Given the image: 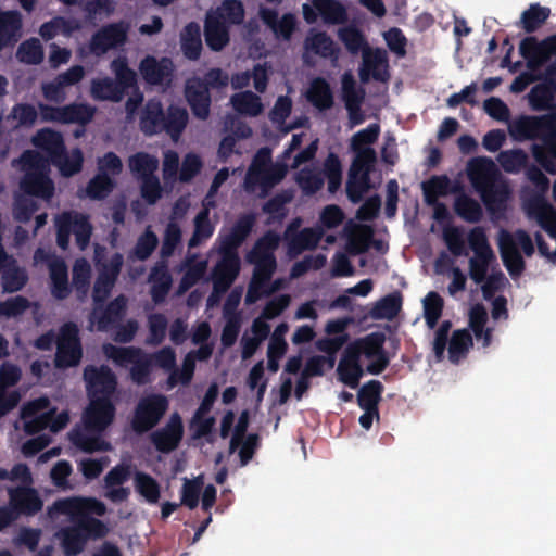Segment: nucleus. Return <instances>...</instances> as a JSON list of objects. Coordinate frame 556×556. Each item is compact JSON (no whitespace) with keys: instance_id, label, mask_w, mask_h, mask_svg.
I'll return each mask as SVG.
<instances>
[{"instance_id":"f257e3e1","label":"nucleus","mask_w":556,"mask_h":556,"mask_svg":"<svg viewBox=\"0 0 556 556\" xmlns=\"http://www.w3.org/2000/svg\"><path fill=\"white\" fill-rule=\"evenodd\" d=\"M467 174L489 212L495 213L505 208L509 188L490 157L472 159L468 163Z\"/></svg>"},{"instance_id":"f03ea898","label":"nucleus","mask_w":556,"mask_h":556,"mask_svg":"<svg viewBox=\"0 0 556 556\" xmlns=\"http://www.w3.org/2000/svg\"><path fill=\"white\" fill-rule=\"evenodd\" d=\"M73 521L72 526L56 532L65 556H77L89 540L103 539L109 533V528L102 520L87 514H80Z\"/></svg>"},{"instance_id":"7ed1b4c3","label":"nucleus","mask_w":556,"mask_h":556,"mask_svg":"<svg viewBox=\"0 0 556 556\" xmlns=\"http://www.w3.org/2000/svg\"><path fill=\"white\" fill-rule=\"evenodd\" d=\"M325 178L328 180V191L336 193L342 184V164L333 152L325 159L321 170L305 166L296 173L295 181L305 195H313L323 188Z\"/></svg>"},{"instance_id":"20e7f679","label":"nucleus","mask_w":556,"mask_h":556,"mask_svg":"<svg viewBox=\"0 0 556 556\" xmlns=\"http://www.w3.org/2000/svg\"><path fill=\"white\" fill-rule=\"evenodd\" d=\"M56 244L62 250L70 247L71 235L75 236L79 250H85L91 239L92 225L89 216L77 211H65L55 217Z\"/></svg>"},{"instance_id":"39448f33","label":"nucleus","mask_w":556,"mask_h":556,"mask_svg":"<svg viewBox=\"0 0 556 556\" xmlns=\"http://www.w3.org/2000/svg\"><path fill=\"white\" fill-rule=\"evenodd\" d=\"M83 358L79 329L74 323H66L60 328L56 339L54 365L58 369L76 367Z\"/></svg>"},{"instance_id":"423d86ee","label":"nucleus","mask_w":556,"mask_h":556,"mask_svg":"<svg viewBox=\"0 0 556 556\" xmlns=\"http://www.w3.org/2000/svg\"><path fill=\"white\" fill-rule=\"evenodd\" d=\"M168 401L162 394H151L140 399L135 407L131 428L138 433H147L159 425L166 410Z\"/></svg>"},{"instance_id":"0eeeda50","label":"nucleus","mask_w":556,"mask_h":556,"mask_svg":"<svg viewBox=\"0 0 556 556\" xmlns=\"http://www.w3.org/2000/svg\"><path fill=\"white\" fill-rule=\"evenodd\" d=\"M84 380L89 397L112 399L117 389V377L108 365H87Z\"/></svg>"},{"instance_id":"6e6552de","label":"nucleus","mask_w":556,"mask_h":556,"mask_svg":"<svg viewBox=\"0 0 556 556\" xmlns=\"http://www.w3.org/2000/svg\"><path fill=\"white\" fill-rule=\"evenodd\" d=\"M287 168L281 164H265V166H251L245 178V188L249 191L260 186V198L268 195L271 188L278 185L286 176Z\"/></svg>"},{"instance_id":"1a4fd4ad","label":"nucleus","mask_w":556,"mask_h":556,"mask_svg":"<svg viewBox=\"0 0 556 556\" xmlns=\"http://www.w3.org/2000/svg\"><path fill=\"white\" fill-rule=\"evenodd\" d=\"M127 33L128 25L124 22L104 25L91 36L89 49L94 55H103L109 50L123 46L127 40Z\"/></svg>"},{"instance_id":"9d476101","label":"nucleus","mask_w":556,"mask_h":556,"mask_svg":"<svg viewBox=\"0 0 556 556\" xmlns=\"http://www.w3.org/2000/svg\"><path fill=\"white\" fill-rule=\"evenodd\" d=\"M139 72L148 85L169 87L174 79L175 65L167 56L159 60L147 55L140 61Z\"/></svg>"},{"instance_id":"9b49d317","label":"nucleus","mask_w":556,"mask_h":556,"mask_svg":"<svg viewBox=\"0 0 556 556\" xmlns=\"http://www.w3.org/2000/svg\"><path fill=\"white\" fill-rule=\"evenodd\" d=\"M90 403L84 414V424L88 431L101 433L113 421L115 417V405L112 399L89 397Z\"/></svg>"},{"instance_id":"f8f14e48","label":"nucleus","mask_w":556,"mask_h":556,"mask_svg":"<svg viewBox=\"0 0 556 556\" xmlns=\"http://www.w3.org/2000/svg\"><path fill=\"white\" fill-rule=\"evenodd\" d=\"M123 263V255L119 252H115L109 262L103 264L92 290V299L96 305L104 303L110 295L122 270Z\"/></svg>"},{"instance_id":"ddd939ff","label":"nucleus","mask_w":556,"mask_h":556,"mask_svg":"<svg viewBox=\"0 0 556 556\" xmlns=\"http://www.w3.org/2000/svg\"><path fill=\"white\" fill-rule=\"evenodd\" d=\"M255 222L256 216L253 213L240 215L229 232L218 237V253L239 254L238 249L252 232Z\"/></svg>"},{"instance_id":"4468645a","label":"nucleus","mask_w":556,"mask_h":556,"mask_svg":"<svg viewBox=\"0 0 556 556\" xmlns=\"http://www.w3.org/2000/svg\"><path fill=\"white\" fill-rule=\"evenodd\" d=\"M182 437V419L178 413H173L164 427L151 433L150 440L157 452L167 454L178 447Z\"/></svg>"},{"instance_id":"2eb2a0df","label":"nucleus","mask_w":556,"mask_h":556,"mask_svg":"<svg viewBox=\"0 0 556 556\" xmlns=\"http://www.w3.org/2000/svg\"><path fill=\"white\" fill-rule=\"evenodd\" d=\"M9 505L20 518L31 517L42 510L43 501L33 486H15L8 489Z\"/></svg>"},{"instance_id":"dca6fc26","label":"nucleus","mask_w":556,"mask_h":556,"mask_svg":"<svg viewBox=\"0 0 556 556\" xmlns=\"http://www.w3.org/2000/svg\"><path fill=\"white\" fill-rule=\"evenodd\" d=\"M556 77L551 67L546 74H542L541 83L534 85L528 93V101L533 111L554 112L556 106Z\"/></svg>"},{"instance_id":"f3484780","label":"nucleus","mask_w":556,"mask_h":556,"mask_svg":"<svg viewBox=\"0 0 556 556\" xmlns=\"http://www.w3.org/2000/svg\"><path fill=\"white\" fill-rule=\"evenodd\" d=\"M185 98L189 104L192 114L205 121L210 116L212 97L204 84L200 83L199 77L188 79L185 86Z\"/></svg>"},{"instance_id":"a211bd4d","label":"nucleus","mask_w":556,"mask_h":556,"mask_svg":"<svg viewBox=\"0 0 556 556\" xmlns=\"http://www.w3.org/2000/svg\"><path fill=\"white\" fill-rule=\"evenodd\" d=\"M220 260L213 269V288L216 292L227 291L237 279L241 261L239 254L219 253Z\"/></svg>"},{"instance_id":"6ab92c4d","label":"nucleus","mask_w":556,"mask_h":556,"mask_svg":"<svg viewBox=\"0 0 556 556\" xmlns=\"http://www.w3.org/2000/svg\"><path fill=\"white\" fill-rule=\"evenodd\" d=\"M498 250L503 264L509 275L511 277L520 276L526 268V263L519 250L516 248L513 235L505 229L500 231Z\"/></svg>"},{"instance_id":"aec40b11","label":"nucleus","mask_w":556,"mask_h":556,"mask_svg":"<svg viewBox=\"0 0 556 556\" xmlns=\"http://www.w3.org/2000/svg\"><path fill=\"white\" fill-rule=\"evenodd\" d=\"M127 309V298L124 294L117 295L104 308L99 311L98 305L94 308L98 329L109 330L121 325Z\"/></svg>"},{"instance_id":"412c9836","label":"nucleus","mask_w":556,"mask_h":556,"mask_svg":"<svg viewBox=\"0 0 556 556\" xmlns=\"http://www.w3.org/2000/svg\"><path fill=\"white\" fill-rule=\"evenodd\" d=\"M23 17L17 10L0 9V51L14 46L22 35Z\"/></svg>"},{"instance_id":"4be33fe9","label":"nucleus","mask_w":556,"mask_h":556,"mask_svg":"<svg viewBox=\"0 0 556 556\" xmlns=\"http://www.w3.org/2000/svg\"><path fill=\"white\" fill-rule=\"evenodd\" d=\"M519 52L527 61V68L530 71H539L552 58L544 43L533 36H528L521 40Z\"/></svg>"},{"instance_id":"5701e85b","label":"nucleus","mask_w":556,"mask_h":556,"mask_svg":"<svg viewBox=\"0 0 556 556\" xmlns=\"http://www.w3.org/2000/svg\"><path fill=\"white\" fill-rule=\"evenodd\" d=\"M165 111L160 100L150 99L140 116V129L147 136L160 134L164 129Z\"/></svg>"},{"instance_id":"b1692460","label":"nucleus","mask_w":556,"mask_h":556,"mask_svg":"<svg viewBox=\"0 0 556 556\" xmlns=\"http://www.w3.org/2000/svg\"><path fill=\"white\" fill-rule=\"evenodd\" d=\"M21 190L27 195L50 199L54 193L51 178L41 172H26L20 182Z\"/></svg>"},{"instance_id":"393cba45","label":"nucleus","mask_w":556,"mask_h":556,"mask_svg":"<svg viewBox=\"0 0 556 556\" xmlns=\"http://www.w3.org/2000/svg\"><path fill=\"white\" fill-rule=\"evenodd\" d=\"M204 37L207 47L212 51H222L230 40L228 25L219 17L208 14L204 23Z\"/></svg>"},{"instance_id":"a878e982","label":"nucleus","mask_w":556,"mask_h":556,"mask_svg":"<svg viewBox=\"0 0 556 556\" xmlns=\"http://www.w3.org/2000/svg\"><path fill=\"white\" fill-rule=\"evenodd\" d=\"M362 65L371 72L376 81L386 83L390 77L388 54L381 48H367L363 53Z\"/></svg>"},{"instance_id":"bb28decb","label":"nucleus","mask_w":556,"mask_h":556,"mask_svg":"<svg viewBox=\"0 0 556 556\" xmlns=\"http://www.w3.org/2000/svg\"><path fill=\"white\" fill-rule=\"evenodd\" d=\"M52 510L63 515H74L77 513V517L80 514L103 516L106 513V507L97 498L87 500L85 507H78L77 500L75 498H65L55 501L53 507L50 508V513H52Z\"/></svg>"},{"instance_id":"cd10ccee","label":"nucleus","mask_w":556,"mask_h":556,"mask_svg":"<svg viewBox=\"0 0 556 556\" xmlns=\"http://www.w3.org/2000/svg\"><path fill=\"white\" fill-rule=\"evenodd\" d=\"M324 235L323 229L316 228H303L302 230L294 232L289 239H287L288 254L290 256H298L306 250L315 249Z\"/></svg>"},{"instance_id":"c85d7f7f","label":"nucleus","mask_w":556,"mask_h":556,"mask_svg":"<svg viewBox=\"0 0 556 556\" xmlns=\"http://www.w3.org/2000/svg\"><path fill=\"white\" fill-rule=\"evenodd\" d=\"M36 148L43 151L50 162L60 157L64 152L65 143L62 135L50 128L39 130L33 138Z\"/></svg>"},{"instance_id":"c756f323","label":"nucleus","mask_w":556,"mask_h":556,"mask_svg":"<svg viewBox=\"0 0 556 556\" xmlns=\"http://www.w3.org/2000/svg\"><path fill=\"white\" fill-rule=\"evenodd\" d=\"M49 273L51 279V294L56 300H65L71 294L68 283V270L66 263L62 258H54L49 263Z\"/></svg>"},{"instance_id":"7c9ffc66","label":"nucleus","mask_w":556,"mask_h":556,"mask_svg":"<svg viewBox=\"0 0 556 556\" xmlns=\"http://www.w3.org/2000/svg\"><path fill=\"white\" fill-rule=\"evenodd\" d=\"M339 380L350 387L356 389L363 376V368L358 361V354L346 351L339 362L337 368Z\"/></svg>"},{"instance_id":"2f4dec72","label":"nucleus","mask_w":556,"mask_h":556,"mask_svg":"<svg viewBox=\"0 0 556 556\" xmlns=\"http://www.w3.org/2000/svg\"><path fill=\"white\" fill-rule=\"evenodd\" d=\"M79 29L80 23L77 20L58 15L41 24L39 35L43 40L49 41L59 34L70 37Z\"/></svg>"},{"instance_id":"473e14b6","label":"nucleus","mask_w":556,"mask_h":556,"mask_svg":"<svg viewBox=\"0 0 556 556\" xmlns=\"http://www.w3.org/2000/svg\"><path fill=\"white\" fill-rule=\"evenodd\" d=\"M304 48L324 59H330L332 61L339 59V47L336 46L332 38L325 31H318L306 37Z\"/></svg>"},{"instance_id":"72a5a7b5","label":"nucleus","mask_w":556,"mask_h":556,"mask_svg":"<svg viewBox=\"0 0 556 556\" xmlns=\"http://www.w3.org/2000/svg\"><path fill=\"white\" fill-rule=\"evenodd\" d=\"M306 98L319 111L329 110L334 103L331 87L323 77H316L311 81Z\"/></svg>"},{"instance_id":"f704fd0d","label":"nucleus","mask_w":556,"mask_h":556,"mask_svg":"<svg viewBox=\"0 0 556 556\" xmlns=\"http://www.w3.org/2000/svg\"><path fill=\"white\" fill-rule=\"evenodd\" d=\"M312 4L325 24H344L349 18L346 8L338 0H312Z\"/></svg>"},{"instance_id":"c9c22d12","label":"nucleus","mask_w":556,"mask_h":556,"mask_svg":"<svg viewBox=\"0 0 556 556\" xmlns=\"http://www.w3.org/2000/svg\"><path fill=\"white\" fill-rule=\"evenodd\" d=\"M91 431L76 429L72 430L70 433V439L72 443L79 450L85 453H93V452H106L111 450V444L103 440L98 434H91Z\"/></svg>"},{"instance_id":"e433bc0d","label":"nucleus","mask_w":556,"mask_h":556,"mask_svg":"<svg viewBox=\"0 0 556 556\" xmlns=\"http://www.w3.org/2000/svg\"><path fill=\"white\" fill-rule=\"evenodd\" d=\"M149 281L151 282V296L154 303H161L165 300L172 285V277L164 264H156L150 271Z\"/></svg>"},{"instance_id":"4c0bfd02","label":"nucleus","mask_w":556,"mask_h":556,"mask_svg":"<svg viewBox=\"0 0 556 556\" xmlns=\"http://www.w3.org/2000/svg\"><path fill=\"white\" fill-rule=\"evenodd\" d=\"M181 50L184 55L191 61H197L200 58L202 40L198 23L190 22L184 27L181 31Z\"/></svg>"},{"instance_id":"58836bf2","label":"nucleus","mask_w":556,"mask_h":556,"mask_svg":"<svg viewBox=\"0 0 556 556\" xmlns=\"http://www.w3.org/2000/svg\"><path fill=\"white\" fill-rule=\"evenodd\" d=\"M188 111L185 108L170 104L165 112L164 129L173 140H178L187 127Z\"/></svg>"},{"instance_id":"ea45409f","label":"nucleus","mask_w":556,"mask_h":556,"mask_svg":"<svg viewBox=\"0 0 556 556\" xmlns=\"http://www.w3.org/2000/svg\"><path fill=\"white\" fill-rule=\"evenodd\" d=\"M128 167L131 175L140 180L155 175L159 168V160L147 152L140 151L129 156Z\"/></svg>"},{"instance_id":"a19ab883","label":"nucleus","mask_w":556,"mask_h":556,"mask_svg":"<svg viewBox=\"0 0 556 556\" xmlns=\"http://www.w3.org/2000/svg\"><path fill=\"white\" fill-rule=\"evenodd\" d=\"M91 96L98 101L119 102L124 98L123 89L111 77L97 78L91 83Z\"/></svg>"},{"instance_id":"79ce46f5","label":"nucleus","mask_w":556,"mask_h":556,"mask_svg":"<svg viewBox=\"0 0 556 556\" xmlns=\"http://www.w3.org/2000/svg\"><path fill=\"white\" fill-rule=\"evenodd\" d=\"M534 139L542 140L546 147L556 141V106L554 112L532 116Z\"/></svg>"},{"instance_id":"37998d69","label":"nucleus","mask_w":556,"mask_h":556,"mask_svg":"<svg viewBox=\"0 0 556 556\" xmlns=\"http://www.w3.org/2000/svg\"><path fill=\"white\" fill-rule=\"evenodd\" d=\"M230 101L235 111L241 115L254 117L263 112L261 98L250 90L235 93Z\"/></svg>"},{"instance_id":"c03bdc74","label":"nucleus","mask_w":556,"mask_h":556,"mask_svg":"<svg viewBox=\"0 0 556 556\" xmlns=\"http://www.w3.org/2000/svg\"><path fill=\"white\" fill-rule=\"evenodd\" d=\"M279 242L280 237L275 231H266L255 241L253 248L247 253L245 260L276 257L275 251L278 249Z\"/></svg>"},{"instance_id":"a18cd8bd","label":"nucleus","mask_w":556,"mask_h":556,"mask_svg":"<svg viewBox=\"0 0 556 556\" xmlns=\"http://www.w3.org/2000/svg\"><path fill=\"white\" fill-rule=\"evenodd\" d=\"M539 225L556 240V210L544 199H536L532 205Z\"/></svg>"},{"instance_id":"49530a36","label":"nucleus","mask_w":556,"mask_h":556,"mask_svg":"<svg viewBox=\"0 0 556 556\" xmlns=\"http://www.w3.org/2000/svg\"><path fill=\"white\" fill-rule=\"evenodd\" d=\"M134 486L136 492L148 503L156 504L161 497L159 482L149 473L136 471L134 475Z\"/></svg>"},{"instance_id":"de8ad7c7","label":"nucleus","mask_w":556,"mask_h":556,"mask_svg":"<svg viewBox=\"0 0 556 556\" xmlns=\"http://www.w3.org/2000/svg\"><path fill=\"white\" fill-rule=\"evenodd\" d=\"M27 281L28 275L26 269L17 266L14 260L3 268L1 282L4 292H17L26 286Z\"/></svg>"},{"instance_id":"09e8293b","label":"nucleus","mask_w":556,"mask_h":556,"mask_svg":"<svg viewBox=\"0 0 556 556\" xmlns=\"http://www.w3.org/2000/svg\"><path fill=\"white\" fill-rule=\"evenodd\" d=\"M338 37L352 55H357L359 52L363 54L367 48H370L364 34L354 25L340 28Z\"/></svg>"},{"instance_id":"8fccbe9b","label":"nucleus","mask_w":556,"mask_h":556,"mask_svg":"<svg viewBox=\"0 0 556 556\" xmlns=\"http://www.w3.org/2000/svg\"><path fill=\"white\" fill-rule=\"evenodd\" d=\"M402 308V294L397 291L380 299L370 311L375 319H393Z\"/></svg>"},{"instance_id":"3c124183","label":"nucleus","mask_w":556,"mask_h":556,"mask_svg":"<svg viewBox=\"0 0 556 556\" xmlns=\"http://www.w3.org/2000/svg\"><path fill=\"white\" fill-rule=\"evenodd\" d=\"M549 15V8L542 7L539 3H532L521 14V27L526 33L532 34L536 31L547 21Z\"/></svg>"},{"instance_id":"603ef678","label":"nucleus","mask_w":556,"mask_h":556,"mask_svg":"<svg viewBox=\"0 0 556 556\" xmlns=\"http://www.w3.org/2000/svg\"><path fill=\"white\" fill-rule=\"evenodd\" d=\"M454 211L462 219L468 223H478L483 216L480 203L464 193L456 197Z\"/></svg>"},{"instance_id":"864d4df0","label":"nucleus","mask_w":556,"mask_h":556,"mask_svg":"<svg viewBox=\"0 0 556 556\" xmlns=\"http://www.w3.org/2000/svg\"><path fill=\"white\" fill-rule=\"evenodd\" d=\"M52 164L59 168L62 176L72 177L78 174L83 168V151L79 148H74L70 153H67L64 148L62 155L53 160Z\"/></svg>"},{"instance_id":"5fc2aeb1","label":"nucleus","mask_w":556,"mask_h":556,"mask_svg":"<svg viewBox=\"0 0 556 556\" xmlns=\"http://www.w3.org/2000/svg\"><path fill=\"white\" fill-rule=\"evenodd\" d=\"M157 244V236L153 232L151 227H147L138 237L135 247L128 254V257L132 261L137 260L143 262L152 255Z\"/></svg>"},{"instance_id":"6e6d98bb","label":"nucleus","mask_w":556,"mask_h":556,"mask_svg":"<svg viewBox=\"0 0 556 556\" xmlns=\"http://www.w3.org/2000/svg\"><path fill=\"white\" fill-rule=\"evenodd\" d=\"M62 124L87 125L94 116L96 109L87 103H71L62 106Z\"/></svg>"},{"instance_id":"4d7b16f0","label":"nucleus","mask_w":556,"mask_h":556,"mask_svg":"<svg viewBox=\"0 0 556 556\" xmlns=\"http://www.w3.org/2000/svg\"><path fill=\"white\" fill-rule=\"evenodd\" d=\"M383 384L379 380L364 383L357 394V403L362 409H379Z\"/></svg>"},{"instance_id":"13d9d810","label":"nucleus","mask_w":556,"mask_h":556,"mask_svg":"<svg viewBox=\"0 0 556 556\" xmlns=\"http://www.w3.org/2000/svg\"><path fill=\"white\" fill-rule=\"evenodd\" d=\"M488 313L482 304H476L469 312V326L477 339L483 338V345L491 343L492 330L485 329Z\"/></svg>"},{"instance_id":"bf43d9fd","label":"nucleus","mask_w":556,"mask_h":556,"mask_svg":"<svg viewBox=\"0 0 556 556\" xmlns=\"http://www.w3.org/2000/svg\"><path fill=\"white\" fill-rule=\"evenodd\" d=\"M470 346H472V337L468 330H455L448 342V359L453 364H458L466 356Z\"/></svg>"},{"instance_id":"052dcab7","label":"nucleus","mask_w":556,"mask_h":556,"mask_svg":"<svg viewBox=\"0 0 556 556\" xmlns=\"http://www.w3.org/2000/svg\"><path fill=\"white\" fill-rule=\"evenodd\" d=\"M215 227L210 220V210L203 207L194 218V230L189 239V247L195 248L203 240L210 239L214 233Z\"/></svg>"},{"instance_id":"680f3d73","label":"nucleus","mask_w":556,"mask_h":556,"mask_svg":"<svg viewBox=\"0 0 556 556\" xmlns=\"http://www.w3.org/2000/svg\"><path fill=\"white\" fill-rule=\"evenodd\" d=\"M91 266L85 258H78L73 265L72 285L79 299L87 295L90 287Z\"/></svg>"},{"instance_id":"e2e57ef3","label":"nucleus","mask_w":556,"mask_h":556,"mask_svg":"<svg viewBox=\"0 0 556 556\" xmlns=\"http://www.w3.org/2000/svg\"><path fill=\"white\" fill-rule=\"evenodd\" d=\"M497 161L506 173L517 174L528 164V154L522 149L501 151Z\"/></svg>"},{"instance_id":"0e129e2a","label":"nucleus","mask_w":556,"mask_h":556,"mask_svg":"<svg viewBox=\"0 0 556 556\" xmlns=\"http://www.w3.org/2000/svg\"><path fill=\"white\" fill-rule=\"evenodd\" d=\"M444 301L441 295L430 291L424 299V318L429 329H434L442 316Z\"/></svg>"},{"instance_id":"69168bd1","label":"nucleus","mask_w":556,"mask_h":556,"mask_svg":"<svg viewBox=\"0 0 556 556\" xmlns=\"http://www.w3.org/2000/svg\"><path fill=\"white\" fill-rule=\"evenodd\" d=\"M342 100L345 106L362 105L365 99V90L356 86V81L350 72H345L341 79Z\"/></svg>"},{"instance_id":"338daca9","label":"nucleus","mask_w":556,"mask_h":556,"mask_svg":"<svg viewBox=\"0 0 556 556\" xmlns=\"http://www.w3.org/2000/svg\"><path fill=\"white\" fill-rule=\"evenodd\" d=\"M115 188V181L106 173H98L87 185V195L92 200H104Z\"/></svg>"},{"instance_id":"774afa93","label":"nucleus","mask_w":556,"mask_h":556,"mask_svg":"<svg viewBox=\"0 0 556 556\" xmlns=\"http://www.w3.org/2000/svg\"><path fill=\"white\" fill-rule=\"evenodd\" d=\"M16 56L22 63L38 65L45 58L43 48L38 39L31 38L20 45Z\"/></svg>"}]
</instances>
